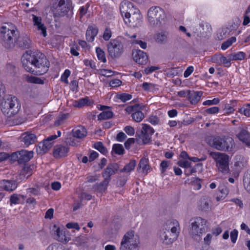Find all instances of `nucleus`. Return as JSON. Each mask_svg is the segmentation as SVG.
I'll use <instances>...</instances> for the list:
<instances>
[{
  "mask_svg": "<svg viewBox=\"0 0 250 250\" xmlns=\"http://www.w3.org/2000/svg\"><path fill=\"white\" fill-rule=\"evenodd\" d=\"M177 164L179 167L186 168H188L191 167V163L187 160H179Z\"/></svg>",
  "mask_w": 250,
  "mask_h": 250,
  "instance_id": "nucleus-56",
  "label": "nucleus"
},
{
  "mask_svg": "<svg viewBox=\"0 0 250 250\" xmlns=\"http://www.w3.org/2000/svg\"><path fill=\"white\" fill-rule=\"evenodd\" d=\"M58 2L57 10L58 15L63 17L66 15L69 11L70 0H57Z\"/></svg>",
  "mask_w": 250,
  "mask_h": 250,
  "instance_id": "nucleus-17",
  "label": "nucleus"
},
{
  "mask_svg": "<svg viewBox=\"0 0 250 250\" xmlns=\"http://www.w3.org/2000/svg\"><path fill=\"white\" fill-rule=\"evenodd\" d=\"M88 6V4H86L85 6H83L80 8L79 14L80 18L83 17L86 14Z\"/></svg>",
  "mask_w": 250,
  "mask_h": 250,
  "instance_id": "nucleus-60",
  "label": "nucleus"
},
{
  "mask_svg": "<svg viewBox=\"0 0 250 250\" xmlns=\"http://www.w3.org/2000/svg\"><path fill=\"white\" fill-rule=\"evenodd\" d=\"M239 139L247 146H250V133L245 129H242L237 135Z\"/></svg>",
  "mask_w": 250,
  "mask_h": 250,
  "instance_id": "nucleus-27",
  "label": "nucleus"
},
{
  "mask_svg": "<svg viewBox=\"0 0 250 250\" xmlns=\"http://www.w3.org/2000/svg\"><path fill=\"white\" fill-rule=\"evenodd\" d=\"M210 155L216 163L218 170L223 173H228L229 167V156L219 152H211Z\"/></svg>",
  "mask_w": 250,
  "mask_h": 250,
  "instance_id": "nucleus-9",
  "label": "nucleus"
},
{
  "mask_svg": "<svg viewBox=\"0 0 250 250\" xmlns=\"http://www.w3.org/2000/svg\"><path fill=\"white\" fill-rule=\"evenodd\" d=\"M22 141L26 146H29L36 142L37 137L34 134H26L24 136L22 137Z\"/></svg>",
  "mask_w": 250,
  "mask_h": 250,
  "instance_id": "nucleus-30",
  "label": "nucleus"
},
{
  "mask_svg": "<svg viewBox=\"0 0 250 250\" xmlns=\"http://www.w3.org/2000/svg\"><path fill=\"white\" fill-rule=\"evenodd\" d=\"M136 165V161L134 160H131L128 164L126 165L123 168L120 169V172H130L134 169Z\"/></svg>",
  "mask_w": 250,
  "mask_h": 250,
  "instance_id": "nucleus-37",
  "label": "nucleus"
},
{
  "mask_svg": "<svg viewBox=\"0 0 250 250\" xmlns=\"http://www.w3.org/2000/svg\"><path fill=\"white\" fill-rule=\"evenodd\" d=\"M55 238L61 242L66 243L70 240L69 236L66 235L65 231L61 230L60 228L57 227L56 225H54L52 229Z\"/></svg>",
  "mask_w": 250,
  "mask_h": 250,
  "instance_id": "nucleus-16",
  "label": "nucleus"
},
{
  "mask_svg": "<svg viewBox=\"0 0 250 250\" xmlns=\"http://www.w3.org/2000/svg\"><path fill=\"white\" fill-rule=\"evenodd\" d=\"M31 40L28 37H21L20 35L16 45L22 48H29L31 46Z\"/></svg>",
  "mask_w": 250,
  "mask_h": 250,
  "instance_id": "nucleus-28",
  "label": "nucleus"
},
{
  "mask_svg": "<svg viewBox=\"0 0 250 250\" xmlns=\"http://www.w3.org/2000/svg\"><path fill=\"white\" fill-rule=\"evenodd\" d=\"M33 21L34 25L37 27L38 30L41 31V34H42L43 37H45L47 36L46 28L44 24L42 23L41 18L33 15Z\"/></svg>",
  "mask_w": 250,
  "mask_h": 250,
  "instance_id": "nucleus-22",
  "label": "nucleus"
},
{
  "mask_svg": "<svg viewBox=\"0 0 250 250\" xmlns=\"http://www.w3.org/2000/svg\"><path fill=\"white\" fill-rule=\"evenodd\" d=\"M245 54L243 52H238L234 54H229V57L233 60H242L245 58Z\"/></svg>",
  "mask_w": 250,
  "mask_h": 250,
  "instance_id": "nucleus-44",
  "label": "nucleus"
},
{
  "mask_svg": "<svg viewBox=\"0 0 250 250\" xmlns=\"http://www.w3.org/2000/svg\"><path fill=\"white\" fill-rule=\"evenodd\" d=\"M20 197L22 198L23 197V196L21 195H18L17 194H13L11 195L10 198V201L11 202V204H18L20 203Z\"/></svg>",
  "mask_w": 250,
  "mask_h": 250,
  "instance_id": "nucleus-48",
  "label": "nucleus"
},
{
  "mask_svg": "<svg viewBox=\"0 0 250 250\" xmlns=\"http://www.w3.org/2000/svg\"><path fill=\"white\" fill-rule=\"evenodd\" d=\"M88 101V98H82L78 101H75L74 103V105L77 107H82L84 106L87 104Z\"/></svg>",
  "mask_w": 250,
  "mask_h": 250,
  "instance_id": "nucleus-47",
  "label": "nucleus"
},
{
  "mask_svg": "<svg viewBox=\"0 0 250 250\" xmlns=\"http://www.w3.org/2000/svg\"><path fill=\"white\" fill-rule=\"evenodd\" d=\"M101 74L106 77H109L113 75L114 72L110 70L101 69L100 71Z\"/></svg>",
  "mask_w": 250,
  "mask_h": 250,
  "instance_id": "nucleus-58",
  "label": "nucleus"
},
{
  "mask_svg": "<svg viewBox=\"0 0 250 250\" xmlns=\"http://www.w3.org/2000/svg\"><path fill=\"white\" fill-rule=\"evenodd\" d=\"M13 157H15V159L19 164H24L32 159L33 157V152L32 151H29L26 150H21L14 153Z\"/></svg>",
  "mask_w": 250,
  "mask_h": 250,
  "instance_id": "nucleus-12",
  "label": "nucleus"
},
{
  "mask_svg": "<svg viewBox=\"0 0 250 250\" xmlns=\"http://www.w3.org/2000/svg\"><path fill=\"white\" fill-rule=\"evenodd\" d=\"M72 134L74 137L82 139L86 136L87 131L84 127L83 126H79L73 129Z\"/></svg>",
  "mask_w": 250,
  "mask_h": 250,
  "instance_id": "nucleus-29",
  "label": "nucleus"
},
{
  "mask_svg": "<svg viewBox=\"0 0 250 250\" xmlns=\"http://www.w3.org/2000/svg\"><path fill=\"white\" fill-rule=\"evenodd\" d=\"M119 165L118 163H112L109 164L102 173V176L105 180V182H110L111 176L115 174L119 170Z\"/></svg>",
  "mask_w": 250,
  "mask_h": 250,
  "instance_id": "nucleus-14",
  "label": "nucleus"
},
{
  "mask_svg": "<svg viewBox=\"0 0 250 250\" xmlns=\"http://www.w3.org/2000/svg\"><path fill=\"white\" fill-rule=\"evenodd\" d=\"M232 61L231 58L229 57V54L227 57L222 55L221 59V64H223L226 67H229L231 65L230 62Z\"/></svg>",
  "mask_w": 250,
  "mask_h": 250,
  "instance_id": "nucleus-49",
  "label": "nucleus"
},
{
  "mask_svg": "<svg viewBox=\"0 0 250 250\" xmlns=\"http://www.w3.org/2000/svg\"><path fill=\"white\" fill-rule=\"evenodd\" d=\"M114 114L109 109L103 111L98 116V120H107L113 117Z\"/></svg>",
  "mask_w": 250,
  "mask_h": 250,
  "instance_id": "nucleus-35",
  "label": "nucleus"
},
{
  "mask_svg": "<svg viewBox=\"0 0 250 250\" xmlns=\"http://www.w3.org/2000/svg\"><path fill=\"white\" fill-rule=\"evenodd\" d=\"M206 140L209 146L220 151L231 152L235 146L234 141L230 137L208 136Z\"/></svg>",
  "mask_w": 250,
  "mask_h": 250,
  "instance_id": "nucleus-4",
  "label": "nucleus"
},
{
  "mask_svg": "<svg viewBox=\"0 0 250 250\" xmlns=\"http://www.w3.org/2000/svg\"><path fill=\"white\" fill-rule=\"evenodd\" d=\"M243 181L246 190L250 193V178L248 176V174H246Z\"/></svg>",
  "mask_w": 250,
  "mask_h": 250,
  "instance_id": "nucleus-52",
  "label": "nucleus"
},
{
  "mask_svg": "<svg viewBox=\"0 0 250 250\" xmlns=\"http://www.w3.org/2000/svg\"><path fill=\"white\" fill-rule=\"evenodd\" d=\"M138 170L142 169V172L144 173H147L149 169V166L148 165V160L145 158H143L140 160L138 167Z\"/></svg>",
  "mask_w": 250,
  "mask_h": 250,
  "instance_id": "nucleus-32",
  "label": "nucleus"
},
{
  "mask_svg": "<svg viewBox=\"0 0 250 250\" xmlns=\"http://www.w3.org/2000/svg\"><path fill=\"white\" fill-rule=\"evenodd\" d=\"M219 111V108L217 106H213L210 108L206 109L205 112L208 114H214L218 113Z\"/></svg>",
  "mask_w": 250,
  "mask_h": 250,
  "instance_id": "nucleus-54",
  "label": "nucleus"
},
{
  "mask_svg": "<svg viewBox=\"0 0 250 250\" xmlns=\"http://www.w3.org/2000/svg\"><path fill=\"white\" fill-rule=\"evenodd\" d=\"M94 147L104 155L107 153V149L104 146L103 144L101 142L95 143L94 144Z\"/></svg>",
  "mask_w": 250,
  "mask_h": 250,
  "instance_id": "nucleus-38",
  "label": "nucleus"
},
{
  "mask_svg": "<svg viewBox=\"0 0 250 250\" xmlns=\"http://www.w3.org/2000/svg\"><path fill=\"white\" fill-rule=\"evenodd\" d=\"M52 146V143L48 142L46 139L43 140L42 142L39 144V147L44 152H46Z\"/></svg>",
  "mask_w": 250,
  "mask_h": 250,
  "instance_id": "nucleus-34",
  "label": "nucleus"
},
{
  "mask_svg": "<svg viewBox=\"0 0 250 250\" xmlns=\"http://www.w3.org/2000/svg\"><path fill=\"white\" fill-rule=\"evenodd\" d=\"M109 182H105V180L104 179L102 182L100 183H96L93 186V188L95 191L100 193H103L107 188Z\"/></svg>",
  "mask_w": 250,
  "mask_h": 250,
  "instance_id": "nucleus-31",
  "label": "nucleus"
},
{
  "mask_svg": "<svg viewBox=\"0 0 250 250\" xmlns=\"http://www.w3.org/2000/svg\"><path fill=\"white\" fill-rule=\"evenodd\" d=\"M140 240L138 235L133 230L125 233L121 241L119 250H139Z\"/></svg>",
  "mask_w": 250,
  "mask_h": 250,
  "instance_id": "nucleus-5",
  "label": "nucleus"
},
{
  "mask_svg": "<svg viewBox=\"0 0 250 250\" xmlns=\"http://www.w3.org/2000/svg\"><path fill=\"white\" fill-rule=\"evenodd\" d=\"M124 131L128 135L132 136L135 133V130L131 126H126L124 128Z\"/></svg>",
  "mask_w": 250,
  "mask_h": 250,
  "instance_id": "nucleus-64",
  "label": "nucleus"
},
{
  "mask_svg": "<svg viewBox=\"0 0 250 250\" xmlns=\"http://www.w3.org/2000/svg\"><path fill=\"white\" fill-rule=\"evenodd\" d=\"M88 238L86 235H81L75 238V242L79 245H82L87 242Z\"/></svg>",
  "mask_w": 250,
  "mask_h": 250,
  "instance_id": "nucleus-46",
  "label": "nucleus"
},
{
  "mask_svg": "<svg viewBox=\"0 0 250 250\" xmlns=\"http://www.w3.org/2000/svg\"><path fill=\"white\" fill-rule=\"evenodd\" d=\"M134 7L133 4L128 0H124L120 4V10L121 13L124 19L130 16V14L134 13V11L137 9Z\"/></svg>",
  "mask_w": 250,
  "mask_h": 250,
  "instance_id": "nucleus-13",
  "label": "nucleus"
},
{
  "mask_svg": "<svg viewBox=\"0 0 250 250\" xmlns=\"http://www.w3.org/2000/svg\"><path fill=\"white\" fill-rule=\"evenodd\" d=\"M147 16L149 22L153 26L160 27L166 21L164 10L158 6L150 8L147 12Z\"/></svg>",
  "mask_w": 250,
  "mask_h": 250,
  "instance_id": "nucleus-6",
  "label": "nucleus"
},
{
  "mask_svg": "<svg viewBox=\"0 0 250 250\" xmlns=\"http://www.w3.org/2000/svg\"><path fill=\"white\" fill-rule=\"evenodd\" d=\"M163 229L166 230L167 229L168 231L170 230L172 233L179 234L180 230V227L179 222L176 220L171 219L167 220L166 222Z\"/></svg>",
  "mask_w": 250,
  "mask_h": 250,
  "instance_id": "nucleus-19",
  "label": "nucleus"
},
{
  "mask_svg": "<svg viewBox=\"0 0 250 250\" xmlns=\"http://www.w3.org/2000/svg\"><path fill=\"white\" fill-rule=\"evenodd\" d=\"M142 19V16L140 11L137 9L134 11V13L132 12L130 14V16L124 19V20L126 23L128 22L130 26L137 27L140 25Z\"/></svg>",
  "mask_w": 250,
  "mask_h": 250,
  "instance_id": "nucleus-15",
  "label": "nucleus"
},
{
  "mask_svg": "<svg viewBox=\"0 0 250 250\" xmlns=\"http://www.w3.org/2000/svg\"><path fill=\"white\" fill-rule=\"evenodd\" d=\"M222 55L220 54H216L212 57V62L219 64H221V59Z\"/></svg>",
  "mask_w": 250,
  "mask_h": 250,
  "instance_id": "nucleus-62",
  "label": "nucleus"
},
{
  "mask_svg": "<svg viewBox=\"0 0 250 250\" xmlns=\"http://www.w3.org/2000/svg\"><path fill=\"white\" fill-rule=\"evenodd\" d=\"M179 234L172 233L167 229H162L160 230L159 233V237L161 242L164 245H171L175 241Z\"/></svg>",
  "mask_w": 250,
  "mask_h": 250,
  "instance_id": "nucleus-11",
  "label": "nucleus"
},
{
  "mask_svg": "<svg viewBox=\"0 0 250 250\" xmlns=\"http://www.w3.org/2000/svg\"><path fill=\"white\" fill-rule=\"evenodd\" d=\"M131 117L133 121L137 123L141 122L145 117L144 113L139 110H136L131 115Z\"/></svg>",
  "mask_w": 250,
  "mask_h": 250,
  "instance_id": "nucleus-36",
  "label": "nucleus"
},
{
  "mask_svg": "<svg viewBox=\"0 0 250 250\" xmlns=\"http://www.w3.org/2000/svg\"><path fill=\"white\" fill-rule=\"evenodd\" d=\"M1 186L6 191H12L17 187V183L15 180H3L0 182Z\"/></svg>",
  "mask_w": 250,
  "mask_h": 250,
  "instance_id": "nucleus-23",
  "label": "nucleus"
},
{
  "mask_svg": "<svg viewBox=\"0 0 250 250\" xmlns=\"http://www.w3.org/2000/svg\"><path fill=\"white\" fill-rule=\"evenodd\" d=\"M67 114H62L58 118V119L55 121L54 123L55 125L56 126L60 125L62 123V121L67 118Z\"/></svg>",
  "mask_w": 250,
  "mask_h": 250,
  "instance_id": "nucleus-57",
  "label": "nucleus"
},
{
  "mask_svg": "<svg viewBox=\"0 0 250 250\" xmlns=\"http://www.w3.org/2000/svg\"><path fill=\"white\" fill-rule=\"evenodd\" d=\"M200 209L203 211H208L210 207L209 205L210 200L207 197L204 196L201 199Z\"/></svg>",
  "mask_w": 250,
  "mask_h": 250,
  "instance_id": "nucleus-33",
  "label": "nucleus"
},
{
  "mask_svg": "<svg viewBox=\"0 0 250 250\" xmlns=\"http://www.w3.org/2000/svg\"><path fill=\"white\" fill-rule=\"evenodd\" d=\"M70 73L71 72L69 70L66 69L61 76V81L64 82L65 83L68 84V81L67 78L70 76Z\"/></svg>",
  "mask_w": 250,
  "mask_h": 250,
  "instance_id": "nucleus-55",
  "label": "nucleus"
},
{
  "mask_svg": "<svg viewBox=\"0 0 250 250\" xmlns=\"http://www.w3.org/2000/svg\"><path fill=\"white\" fill-rule=\"evenodd\" d=\"M107 47L108 52L112 58L120 57L123 52V44L119 40H111L107 44Z\"/></svg>",
  "mask_w": 250,
  "mask_h": 250,
  "instance_id": "nucleus-10",
  "label": "nucleus"
},
{
  "mask_svg": "<svg viewBox=\"0 0 250 250\" xmlns=\"http://www.w3.org/2000/svg\"><path fill=\"white\" fill-rule=\"evenodd\" d=\"M98 32V28L95 26H88L86 32V39L88 42H92L94 41L95 37Z\"/></svg>",
  "mask_w": 250,
  "mask_h": 250,
  "instance_id": "nucleus-25",
  "label": "nucleus"
},
{
  "mask_svg": "<svg viewBox=\"0 0 250 250\" xmlns=\"http://www.w3.org/2000/svg\"><path fill=\"white\" fill-rule=\"evenodd\" d=\"M112 32L109 28H106L103 35V38L105 41H108L111 37Z\"/></svg>",
  "mask_w": 250,
  "mask_h": 250,
  "instance_id": "nucleus-61",
  "label": "nucleus"
},
{
  "mask_svg": "<svg viewBox=\"0 0 250 250\" xmlns=\"http://www.w3.org/2000/svg\"><path fill=\"white\" fill-rule=\"evenodd\" d=\"M142 125V128L138 129L136 132V140L138 144L145 145L151 141V137L154 133V130L147 124H143Z\"/></svg>",
  "mask_w": 250,
  "mask_h": 250,
  "instance_id": "nucleus-8",
  "label": "nucleus"
},
{
  "mask_svg": "<svg viewBox=\"0 0 250 250\" xmlns=\"http://www.w3.org/2000/svg\"><path fill=\"white\" fill-rule=\"evenodd\" d=\"M24 68L36 75H41L46 73L50 63L44 54L41 52H33L28 55L22 61Z\"/></svg>",
  "mask_w": 250,
  "mask_h": 250,
  "instance_id": "nucleus-1",
  "label": "nucleus"
},
{
  "mask_svg": "<svg viewBox=\"0 0 250 250\" xmlns=\"http://www.w3.org/2000/svg\"><path fill=\"white\" fill-rule=\"evenodd\" d=\"M112 150L115 154L121 155L125 153V150L123 146L121 144H114L112 146Z\"/></svg>",
  "mask_w": 250,
  "mask_h": 250,
  "instance_id": "nucleus-40",
  "label": "nucleus"
},
{
  "mask_svg": "<svg viewBox=\"0 0 250 250\" xmlns=\"http://www.w3.org/2000/svg\"><path fill=\"white\" fill-rule=\"evenodd\" d=\"M157 86V84L144 82L143 83L142 87L145 91H153L155 89V87Z\"/></svg>",
  "mask_w": 250,
  "mask_h": 250,
  "instance_id": "nucleus-43",
  "label": "nucleus"
},
{
  "mask_svg": "<svg viewBox=\"0 0 250 250\" xmlns=\"http://www.w3.org/2000/svg\"><path fill=\"white\" fill-rule=\"evenodd\" d=\"M69 151V148L62 145L56 146L54 148L53 156L56 158L65 157Z\"/></svg>",
  "mask_w": 250,
  "mask_h": 250,
  "instance_id": "nucleus-20",
  "label": "nucleus"
},
{
  "mask_svg": "<svg viewBox=\"0 0 250 250\" xmlns=\"http://www.w3.org/2000/svg\"><path fill=\"white\" fill-rule=\"evenodd\" d=\"M219 188H220V191L221 193L222 194V195L221 196V197H216V200L218 201H220V200H222L223 199H224L225 197L226 196V195L227 194H228L229 192V190L227 187H220Z\"/></svg>",
  "mask_w": 250,
  "mask_h": 250,
  "instance_id": "nucleus-50",
  "label": "nucleus"
},
{
  "mask_svg": "<svg viewBox=\"0 0 250 250\" xmlns=\"http://www.w3.org/2000/svg\"><path fill=\"white\" fill-rule=\"evenodd\" d=\"M134 60L138 64H145L148 61L146 53L140 50H136L132 53Z\"/></svg>",
  "mask_w": 250,
  "mask_h": 250,
  "instance_id": "nucleus-18",
  "label": "nucleus"
},
{
  "mask_svg": "<svg viewBox=\"0 0 250 250\" xmlns=\"http://www.w3.org/2000/svg\"><path fill=\"white\" fill-rule=\"evenodd\" d=\"M5 88L0 81V97L3 99L0 104L2 113L7 117L13 116L17 113L21 108V104L17 97L8 95H5Z\"/></svg>",
  "mask_w": 250,
  "mask_h": 250,
  "instance_id": "nucleus-2",
  "label": "nucleus"
},
{
  "mask_svg": "<svg viewBox=\"0 0 250 250\" xmlns=\"http://www.w3.org/2000/svg\"><path fill=\"white\" fill-rule=\"evenodd\" d=\"M202 91H195L188 90V98L192 104H196L200 100L203 95Z\"/></svg>",
  "mask_w": 250,
  "mask_h": 250,
  "instance_id": "nucleus-21",
  "label": "nucleus"
},
{
  "mask_svg": "<svg viewBox=\"0 0 250 250\" xmlns=\"http://www.w3.org/2000/svg\"><path fill=\"white\" fill-rule=\"evenodd\" d=\"M19 36L17 27L11 23H5L0 28V38L3 46L7 49L14 48Z\"/></svg>",
  "mask_w": 250,
  "mask_h": 250,
  "instance_id": "nucleus-3",
  "label": "nucleus"
},
{
  "mask_svg": "<svg viewBox=\"0 0 250 250\" xmlns=\"http://www.w3.org/2000/svg\"><path fill=\"white\" fill-rule=\"evenodd\" d=\"M26 78L27 82L29 83L38 84H43L44 83L42 80L35 76H27Z\"/></svg>",
  "mask_w": 250,
  "mask_h": 250,
  "instance_id": "nucleus-45",
  "label": "nucleus"
},
{
  "mask_svg": "<svg viewBox=\"0 0 250 250\" xmlns=\"http://www.w3.org/2000/svg\"><path fill=\"white\" fill-rule=\"evenodd\" d=\"M131 98L132 95L127 93H122L117 96V98L121 100L124 103L130 100Z\"/></svg>",
  "mask_w": 250,
  "mask_h": 250,
  "instance_id": "nucleus-51",
  "label": "nucleus"
},
{
  "mask_svg": "<svg viewBox=\"0 0 250 250\" xmlns=\"http://www.w3.org/2000/svg\"><path fill=\"white\" fill-rule=\"evenodd\" d=\"M189 234L194 239L200 235L207 229V221L200 217L190 220Z\"/></svg>",
  "mask_w": 250,
  "mask_h": 250,
  "instance_id": "nucleus-7",
  "label": "nucleus"
},
{
  "mask_svg": "<svg viewBox=\"0 0 250 250\" xmlns=\"http://www.w3.org/2000/svg\"><path fill=\"white\" fill-rule=\"evenodd\" d=\"M168 33L167 32L161 31L155 35L154 39L156 42L159 44H165L167 42Z\"/></svg>",
  "mask_w": 250,
  "mask_h": 250,
  "instance_id": "nucleus-26",
  "label": "nucleus"
},
{
  "mask_svg": "<svg viewBox=\"0 0 250 250\" xmlns=\"http://www.w3.org/2000/svg\"><path fill=\"white\" fill-rule=\"evenodd\" d=\"M238 232L237 230L234 229L232 231H231L230 234V239L231 242L234 244L236 243L237 237H238Z\"/></svg>",
  "mask_w": 250,
  "mask_h": 250,
  "instance_id": "nucleus-59",
  "label": "nucleus"
},
{
  "mask_svg": "<svg viewBox=\"0 0 250 250\" xmlns=\"http://www.w3.org/2000/svg\"><path fill=\"white\" fill-rule=\"evenodd\" d=\"M199 31L201 37L207 38L211 34V26L208 23L201 22L199 24Z\"/></svg>",
  "mask_w": 250,
  "mask_h": 250,
  "instance_id": "nucleus-24",
  "label": "nucleus"
},
{
  "mask_svg": "<svg viewBox=\"0 0 250 250\" xmlns=\"http://www.w3.org/2000/svg\"><path fill=\"white\" fill-rule=\"evenodd\" d=\"M236 41V39L235 37H232L230 39H228L226 42H224L221 45V49L222 50H226L229 47L232 45L233 42H235Z\"/></svg>",
  "mask_w": 250,
  "mask_h": 250,
  "instance_id": "nucleus-41",
  "label": "nucleus"
},
{
  "mask_svg": "<svg viewBox=\"0 0 250 250\" xmlns=\"http://www.w3.org/2000/svg\"><path fill=\"white\" fill-rule=\"evenodd\" d=\"M144 106L140 105L139 104H135L133 105L128 106L125 110L126 112L130 113L132 112H135L138 110H141L144 109Z\"/></svg>",
  "mask_w": 250,
  "mask_h": 250,
  "instance_id": "nucleus-42",
  "label": "nucleus"
},
{
  "mask_svg": "<svg viewBox=\"0 0 250 250\" xmlns=\"http://www.w3.org/2000/svg\"><path fill=\"white\" fill-rule=\"evenodd\" d=\"M220 100L218 98H214L212 100H208L203 102V104L204 105H216L219 104Z\"/></svg>",
  "mask_w": 250,
  "mask_h": 250,
  "instance_id": "nucleus-53",
  "label": "nucleus"
},
{
  "mask_svg": "<svg viewBox=\"0 0 250 250\" xmlns=\"http://www.w3.org/2000/svg\"><path fill=\"white\" fill-rule=\"evenodd\" d=\"M135 140L134 138L128 139L124 144L125 147L126 149H129L130 148V146L135 143Z\"/></svg>",
  "mask_w": 250,
  "mask_h": 250,
  "instance_id": "nucleus-63",
  "label": "nucleus"
},
{
  "mask_svg": "<svg viewBox=\"0 0 250 250\" xmlns=\"http://www.w3.org/2000/svg\"><path fill=\"white\" fill-rule=\"evenodd\" d=\"M96 52L99 60L103 62H106L105 53L100 47H96Z\"/></svg>",
  "mask_w": 250,
  "mask_h": 250,
  "instance_id": "nucleus-39",
  "label": "nucleus"
}]
</instances>
